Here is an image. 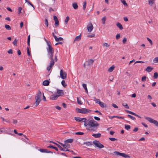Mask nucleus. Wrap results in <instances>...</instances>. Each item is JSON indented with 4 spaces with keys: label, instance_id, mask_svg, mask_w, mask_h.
I'll return each instance as SVG.
<instances>
[{
    "label": "nucleus",
    "instance_id": "49",
    "mask_svg": "<svg viewBox=\"0 0 158 158\" xmlns=\"http://www.w3.org/2000/svg\"><path fill=\"white\" fill-rule=\"evenodd\" d=\"M57 40H56V42H58L59 41H62V40H63V39L61 37H59V38H57Z\"/></svg>",
    "mask_w": 158,
    "mask_h": 158
},
{
    "label": "nucleus",
    "instance_id": "15",
    "mask_svg": "<svg viewBox=\"0 0 158 158\" xmlns=\"http://www.w3.org/2000/svg\"><path fill=\"white\" fill-rule=\"evenodd\" d=\"M81 35L77 36L75 38L74 41L73 43H74L76 41H78L81 40Z\"/></svg>",
    "mask_w": 158,
    "mask_h": 158
},
{
    "label": "nucleus",
    "instance_id": "62",
    "mask_svg": "<svg viewBox=\"0 0 158 158\" xmlns=\"http://www.w3.org/2000/svg\"><path fill=\"white\" fill-rule=\"evenodd\" d=\"M94 118L95 120L97 121H99L100 119L99 118L97 117V116L94 117Z\"/></svg>",
    "mask_w": 158,
    "mask_h": 158
},
{
    "label": "nucleus",
    "instance_id": "51",
    "mask_svg": "<svg viewBox=\"0 0 158 158\" xmlns=\"http://www.w3.org/2000/svg\"><path fill=\"white\" fill-rule=\"evenodd\" d=\"M146 76H143L141 79V80L143 81H146Z\"/></svg>",
    "mask_w": 158,
    "mask_h": 158
},
{
    "label": "nucleus",
    "instance_id": "22",
    "mask_svg": "<svg viewBox=\"0 0 158 158\" xmlns=\"http://www.w3.org/2000/svg\"><path fill=\"white\" fill-rule=\"evenodd\" d=\"M116 26H117L119 28V29L122 30L123 29V26L122 25L119 23H116Z\"/></svg>",
    "mask_w": 158,
    "mask_h": 158
},
{
    "label": "nucleus",
    "instance_id": "11",
    "mask_svg": "<svg viewBox=\"0 0 158 158\" xmlns=\"http://www.w3.org/2000/svg\"><path fill=\"white\" fill-rule=\"evenodd\" d=\"M93 29V26L91 23L88 24L87 26V29L89 32H90Z\"/></svg>",
    "mask_w": 158,
    "mask_h": 158
},
{
    "label": "nucleus",
    "instance_id": "24",
    "mask_svg": "<svg viewBox=\"0 0 158 158\" xmlns=\"http://www.w3.org/2000/svg\"><path fill=\"white\" fill-rule=\"evenodd\" d=\"M73 141V139H67L66 140H65L64 141V143L66 142V143H71Z\"/></svg>",
    "mask_w": 158,
    "mask_h": 158
},
{
    "label": "nucleus",
    "instance_id": "59",
    "mask_svg": "<svg viewBox=\"0 0 158 158\" xmlns=\"http://www.w3.org/2000/svg\"><path fill=\"white\" fill-rule=\"evenodd\" d=\"M95 36V34H93L91 35H87V37H93Z\"/></svg>",
    "mask_w": 158,
    "mask_h": 158
},
{
    "label": "nucleus",
    "instance_id": "20",
    "mask_svg": "<svg viewBox=\"0 0 158 158\" xmlns=\"http://www.w3.org/2000/svg\"><path fill=\"white\" fill-rule=\"evenodd\" d=\"M83 108H82L80 109L77 108L76 109V110L78 113L83 114L84 112H83Z\"/></svg>",
    "mask_w": 158,
    "mask_h": 158
},
{
    "label": "nucleus",
    "instance_id": "42",
    "mask_svg": "<svg viewBox=\"0 0 158 158\" xmlns=\"http://www.w3.org/2000/svg\"><path fill=\"white\" fill-rule=\"evenodd\" d=\"M69 19V17L68 16H67L66 18V19H65V20H64V22L66 24H67L68 23Z\"/></svg>",
    "mask_w": 158,
    "mask_h": 158
},
{
    "label": "nucleus",
    "instance_id": "43",
    "mask_svg": "<svg viewBox=\"0 0 158 158\" xmlns=\"http://www.w3.org/2000/svg\"><path fill=\"white\" fill-rule=\"evenodd\" d=\"M44 23L47 27H48V22L47 19H46L44 21Z\"/></svg>",
    "mask_w": 158,
    "mask_h": 158
},
{
    "label": "nucleus",
    "instance_id": "3",
    "mask_svg": "<svg viewBox=\"0 0 158 158\" xmlns=\"http://www.w3.org/2000/svg\"><path fill=\"white\" fill-rule=\"evenodd\" d=\"M41 97V92L39 91L35 97V106H37L38 105L39 103L40 102Z\"/></svg>",
    "mask_w": 158,
    "mask_h": 158
},
{
    "label": "nucleus",
    "instance_id": "37",
    "mask_svg": "<svg viewBox=\"0 0 158 158\" xmlns=\"http://www.w3.org/2000/svg\"><path fill=\"white\" fill-rule=\"evenodd\" d=\"M127 116L128 117L131 118L132 120H134L135 119V117H134L133 116H132L130 114H128L127 115Z\"/></svg>",
    "mask_w": 158,
    "mask_h": 158
},
{
    "label": "nucleus",
    "instance_id": "61",
    "mask_svg": "<svg viewBox=\"0 0 158 158\" xmlns=\"http://www.w3.org/2000/svg\"><path fill=\"white\" fill-rule=\"evenodd\" d=\"M95 112L98 113V114L99 115H102V113L100 111H98V110H95Z\"/></svg>",
    "mask_w": 158,
    "mask_h": 158
},
{
    "label": "nucleus",
    "instance_id": "21",
    "mask_svg": "<svg viewBox=\"0 0 158 158\" xmlns=\"http://www.w3.org/2000/svg\"><path fill=\"white\" fill-rule=\"evenodd\" d=\"M83 112H84L83 113V114H86L87 113H89L91 111V110L87 109L85 108H83Z\"/></svg>",
    "mask_w": 158,
    "mask_h": 158
},
{
    "label": "nucleus",
    "instance_id": "58",
    "mask_svg": "<svg viewBox=\"0 0 158 158\" xmlns=\"http://www.w3.org/2000/svg\"><path fill=\"white\" fill-rule=\"evenodd\" d=\"M147 98L148 99V100H150V101L149 102H151V100L152 99V97L150 95H148V96H147Z\"/></svg>",
    "mask_w": 158,
    "mask_h": 158
},
{
    "label": "nucleus",
    "instance_id": "52",
    "mask_svg": "<svg viewBox=\"0 0 158 158\" xmlns=\"http://www.w3.org/2000/svg\"><path fill=\"white\" fill-rule=\"evenodd\" d=\"M83 121V122H87L88 121V120L85 118H82V121Z\"/></svg>",
    "mask_w": 158,
    "mask_h": 158
},
{
    "label": "nucleus",
    "instance_id": "2",
    "mask_svg": "<svg viewBox=\"0 0 158 158\" xmlns=\"http://www.w3.org/2000/svg\"><path fill=\"white\" fill-rule=\"evenodd\" d=\"M47 46L48 47V48H47L48 57L50 60L54 59L53 55L54 51L52 47L51 42H49L47 43Z\"/></svg>",
    "mask_w": 158,
    "mask_h": 158
},
{
    "label": "nucleus",
    "instance_id": "9",
    "mask_svg": "<svg viewBox=\"0 0 158 158\" xmlns=\"http://www.w3.org/2000/svg\"><path fill=\"white\" fill-rule=\"evenodd\" d=\"M60 75L61 78L62 79H64L66 77V73L65 72H64L62 69H61L60 72Z\"/></svg>",
    "mask_w": 158,
    "mask_h": 158
},
{
    "label": "nucleus",
    "instance_id": "57",
    "mask_svg": "<svg viewBox=\"0 0 158 158\" xmlns=\"http://www.w3.org/2000/svg\"><path fill=\"white\" fill-rule=\"evenodd\" d=\"M7 52L9 54H12L13 50L12 49H10Z\"/></svg>",
    "mask_w": 158,
    "mask_h": 158
},
{
    "label": "nucleus",
    "instance_id": "55",
    "mask_svg": "<svg viewBox=\"0 0 158 158\" xmlns=\"http://www.w3.org/2000/svg\"><path fill=\"white\" fill-rule=\"evenodd\" d=\"M120 37V34H118L116 36V39L117 40H118Z\"/></svg>",
    "mask_w": 158,
    "mask_h": 158
},
{
    "label": "nucleus",
    "instance_id": "31",
    "mask_svg": "<svg viewBox=\"0 0 158 158\" xmlns=\"http://www.w3.org/2000/svg\"><path fill=\"white\" fill-rule=\"evenodd\" d=\"M148 3L150 6L152 5L154 3L155 0H148Z\"/></svg>",
    "mask_w": 158,
    "mask_h": 158
},
{
    "label": "nucleus",
    "instance_id": "34",
    "mask_svg": "<svg viewBox=\"0 0 158 158\" xmlns=\"http://www.w3.org/2000/svg\"><path fill=\"white\" fill-rule=\"evenodd\" d=\"M77 103L79 105H81L82 104V103L80 99L79 98H77Z\"/></svg>",
    "mask_w": 158,
    "mask_h": 158
},
{
    "label": "nucleus",
    "instance_id": "45",
    "mask_svg": "<svg viewBox=\"0 0 158 158\" xmlns=\"http://www.w3.org/2000/svg\"><path fill=\"white\" fill-rule=\"evenodd\" d=\"M55 26L56 27L58 26L59 25V21L58 20L55 21Z\"/></svg>",
    "mask_w": 158,
    "mask_h": 158
},
{
    "label": "nucleus",
    "instance_id": "13",
    "mask_svg": "<svg viewBox=\"0 0 158 158\" xmlns=\"http://www.w3.org/2000/svg\"><path fill=\"white\" fill-rule=\"evenodd\" d=\"M57 96H58V97L60 96H62L64 94V92L62 90L57 89Z\"/></svg>",
    "mask_w": 158,
    "mask_h": 158
},
{
    "label": "nucleus",
    "instance_id": "1",
    "mask_svg": "<svg viewBox=\"0 0 158 158\" xmlns=\"http://www.w3.org/2000/svg\"><path fill=\"white\" fill-rule=\"evenodd\" d=\"M88 124H89V130L90 131L96 132L98 129V126L99 124L97 122L94 120L93 118L88 119Z\"/></svg>",
    "mask_w": 158,
    "mask_h": 158
},
{
    "label": "nucleus",
    "instance_id": "40",
    "mask_svg": "<svg viewBox=\"0 0 158 158\" xmlns=\"http://www.w3.org/2000/svg\"><path fill=\"white\" fill-rule=\"evenodd\" d=\"M75 134L76 135H83L84 134V133L83 132L79 131L75 133Z\"/></svg>",
    "mask_w": 158,
    "mask_h": 158
},
{
    "label": "nucleus",
    "instance_id": "29",
    "mask_svg": "<svg viewBox=\"0 0 158 158\" xmlns=\"http://www.w3.org/2000/svg\"><path fill=\"white\" fill-rule=\"evenodd\" d=\"M5 27L7 30H11V27L8 25L5 24Z\"/></svg>",
    "mask_w": 158,
    "mask_h": 158
},
{
    "label": "nucleus",
    "instance_id": "25",
    "mask_svg": "<svg viewBox=\"0 0 158 158\" xmlns=\"http://www.w3.org/2000/svg\"><path fill=\"white\" fill-rule=\"evenodd\" d=\"M73 8L75 9H77L78 7V6L77 4V3L76 2L73 3Z\"/></svg>",
    "mask_w": 158,
    "mask_h": 158
},
{
    "label": "nucleus",
    "instance_id": "33",
    "mask_svg": "<svg viewBox=\"0 0 158 158\" xmlns=\"http://www.w3.org/2000/svg\"><path fill=\"white\" fill-rule=\"evenodd\" d=\"M122 105L125 108L127 109L129 108V107L128 106L127 104L126 103H123Z\"/></svg>",
    "mask_w": 158,
    "mask_h": 158
},
{
    "label": "nucleus",
    "instance_id": "28",
    "mask_svg": "<svg viewBox=\"0 0 158 158\" xmlns=\"http://www.w3.org/2000/svg\"><path fill=\"white\" fill-rule=\"evenodd\" d=\"M82 86L84 88V89H85V91L87 93H88V89L87 88V85L86 84H82Z\"/></svg>",
    "mask_w": 158,
    "mask_h": 158
},
{
    "label": "nucleus",
    "instance_id": "47",
    "mask_svg": "<svg viewBox=\"0 0 158 158\" xmlns=\"http://www.w3.org/2000/svg\"><path fill=\"white\" fill-rule=\"evenodd\" d=\"M147 40L149 42L151 45H152L153 43L152 40L148 37L147 38Z\"/></svg>",
    "mask_w": 158,
    "mask_h": 158
},
{
    "label": "nucleus",
    "instance_id": "10",
    "mask_svg": "<svg viewBox=\"0 0 158 158\" xmlns=\"http://www.w3.org/2000/svg\"><path fill=\"white\" fill-rule=\"evenodd\" d=\"M97 100L98 101L97 102V103L99 104L101 107L102 108H104L106 107V104L103 102H101L100 100Z\"/></svg>",
    "mask_w": 158,
    "mask_h": 158
},
{
    "label": "nucleus",
    "instance_id": "16",
    "mask_svg": "<svg viewBox=\"0 0 158 158\" xmlns=\"http://www.w3.org/2000/svg\"><path fill=\"white\" fill-rule=\"evenodd\" d=\"M125 110L126 112H127L128 113H129V114L134 115L138 117V115L136 114H135V113L134 112H131V111H129V110Z\"/></svg>",
    "mask_w": 158,
    "mask_h": 158
},
{
    "label": "nucleus",
    "instance_id": "53",
    "mask_svg": "<svg viewBox=\"0 0 158 158\" xmlns=\"http://www.w3.org/2000/svg\"><path fill=\"white\" fill-rule=\"evenodd\" d=\"M22 10V8L21 7H19L18 9V13L20 14L21 13V11Z\"/></svg>",
    "mask_w": 158,
    "mask_h": 158
},
{
    "label": "nucleus",
    "instance_id": "44",
    "mask_svg": "<svg viewBox=\"0 0 158 158\" xmlns=\"http://www.w3.org/2000/svg\"><path fill=\"white\" fill-rule=\"evenodd\" d=\"M86 1H85L83 2V8L84 10H85L86 8Z\"/></svg>",
    "mask_w": 158,
    "mask_h": 158
},
{
    "label": "nucleus",
    "instance_id": "64",
    "mask_svg": "<svg viewBox=\"0 0 158 158\" xmlns=\"http://www.w3.org/2000/svg\"><path fill=\"white\" fill-rule=\"evenodd\" d=\"M127 41V38L124 37L123 40V44H125Z\"/></svg>",
    "mask_w": 158,
    "mask_h": 158
},
{
    "label": "nucleus",
    "instance_id": "6",
    "mask_svg": "<svg viewBox=\"0 0 158 158\" xmlns=\"http://www.w3.org/2000/svg\"><path fill=\"white\" fill-rule=\"evenodd\" d=\"M93 143L96 147L99 148H102L104 147L103 145L100 143L98 141L96 140L94 141H93Z\"/></svg>",
    "mask_w": 158,
    "mask_h": 158
},
{
    "label": "nucleus",
    "instance_id": "27",
    "mask_svg": "<svg viewBox=\"0 0 158 158\" xmlns=\"http://www.w3.org/2000/svg\"><path fill=\"white\" fill-rule=\"evenodd\" d=\"M74 119L77 122H80L82 121V118L79 117H75Z\"/></svg>",
    "mask_w": 158,
    "mask_h": 158
},
{
    "label": "nucleus",
    "instance_id": "50",
    "mask_svg": "<svg viewBox=\"0 0 158 158\" xmlns=\"http://www.w3.org/2000/svg\"><path fill=\"white\" fill-rule=\"evenodd\" d=\"M109 139L112 141H114L115 140H117V139L114 138H109Z\"/></svg>",
    "mask_w": 158,
    "mask_h": 158
},
{
    "label": "nucleus",
    "instance_id": "35",
    "mask_svg": "<svg viewBox=\"0 0 158 158\" xmlns=\"http://www.w3.org/2000/svg\"><path fill=\"white\" fill-rule=\"evenodd\" d=\"M153 77L155 79H157L158 77V73L155 72L154 74Z\"/></svg>",
    "mask_w": 158,
    "mask_h": 158
},
{
    "label": "nucleus",
    "instance_id": "36",
    "mask_svg": "<svg viewBox=\"0 0 158 158\" xmlns=\"http://www.w3.org/2000/svg\"><path fill=\"white\" fill-rule=\"evenodd\" d=\"M61 83L62 85L64 87L67 86V84L65 83V81L64 80H62L61 81Z\"/></svg>",
    "mask_w": 158,
    "mask_h": 158
},
{
    "label": "nucleus",
    "instance_id": "8",
    "mask_svg": "<svg viewBox=\"0 0 158 158\" xmlns=\"http://www.w3.org/2000/svg\"><path fill=\"white\" fill-rule=\"evenodd\" d=\"M50 60L51 61L49 63V65L47 68V69L48 71H49L51 70L53 66L55 64L54 60V59Z\"/></svg>",
    "mask_w": 158,
    "mask_h": 158
},
{
    "label": "nucleus",
    "instance_id": "17",
    "mask_svg": "<svg viewBox=\"0 0 158 158\" xmlns=\"http://www.w3.org/2000/svg\"><path fill=\"white\" fill-rule=\"evenodd\" d=\"M153 67H152L151 66H148L147 68L145 69V71H146L148 72H150L153 69Z\"/></svg>",
    "mask_w": 158,
    "mask_h": 158
},
{
    "label": "nucleus",
    "instance_id": "18",
    "mask_svg": "<svg viewBox=\"0 0 158 158\" xmlns=\"http://www.w3.org/2000/svg\"><path fill=\"white\" fill-rule=\"evenodd\" d=\"M82 145L85 144L87 146H91L93 145V143L91 142L88 141L87 142H84L82 144Z\"/></svg>",
    "mask_w": 158,
    "mask_h": 158
},
{
    "label": "nucleus",
    "instance_id": "63",
    "mask_svg": "<svg viewBox=\"0 0 158 158\" xmlns=\"http://www.w3.org/2000/svg\"><path fill=\"white\" fill-rule=\"evenodd\" d=\"M54 147L55 146H53V145H50V146H48L47 147V148H51L54 149Z\"/></svg>",
    "mask_w": 158,
    "mask_h": 158
},
{
    "label": "nucleus",
    "instance_id": "4",
    "mask_svg": "<svg viewBox=\"0 0 158 158\" xmlns=\"http://www.w3.org/2000/svg\"><path fill=\"white\" fill-rule=\"evenodd\" d=\"M144 118L150 123H153L155 126L158 127V122L156 120L147 116H144Z\"/></svg>",
    "mask_w": 158,
    "mask_h": 158
},
{
    "label": "nucleus",
    "instance_id": "39",
    "mask_svg": "<svg viewBox=\"0 0 158 158\" xmlns=\"http://www.w3.org/2000/svg\"><path fill=\"white\" fill-rule=\"evenodd\" d=\"M122 3L125 6H127V4L124 0H121Z\"/></svg>",
    "mask_w": 158,
    "mask_h": 158
},
{
    "label": "nucleus",
    "instance_id": "48",
    "mask_svg": "<svg viewBox=\"0 0 158 158\" xmlns=\"http://www.w3.org/2000/svg\"><path fill=\"white\" fill-rule=\"evenodd\" d=\"M153 61L154 63H158V57L155 58Z\"/></svg>",
    "mask_w": 158,
    "mask_h": 158
},
{
    "label": "nucleus",
    "instance_id": "54",
    "mask_svg": "<svg viewBox=\"0 0 158 158\" xmlns=\"http://www.w3.org/2000/svg\"><path fill=\"white\" fill-rule=\"evenodd\" d=\"M64 143L65 144V147L68 148H70V145L69 144H68V143H66V142Z\"/></svg>",
    "mask_w": 158,
    "mask_h": 158
},
{
    "label": "nucleus",
    "instance_id": "30",
    "mask_svg": "<svg viewBox=\"0 0 158 158\" xmlns=\"http://www.w3.org/2000/svg\"><path fill=\"white\" fill-rule=\"evenodd\" d=\"M114 68V65H112L108 69V71L110 72H112Z\"/></svg>",
    "mask_w": 158,
    "mask_h": 158
},
{
    "label": "nucleus",
    "instance_id": "41",
    "mask_svg": "<svg viewBox=\"0 0 158 158\" xmlns=\"http://www.w3.org/2000/svg\"><path fill=\"white\" fill-rule=\"evenodd\" d=\"M131 128V127L128 125H125V128L127 130H129Z\"/></svg>",
    "mask_w": 158,
    "mask_h": 158
},
{
    "label": "nucleus",
    "instance_id": "26",
    "mask_svg": "<svg viewBox=\"0 0 158 158\" xmlns=\"http://www.w3.org/2000/svg\"><path fill=\"white\" fill-rule=\"evenodd\" d=\"M39 151L43 153H47L48 152V150L46 149H40L39 150Z\"/></svg>",
    "mask_w": 158,
    "mask_h": 158
},
{
    "label": "nucleus",
    "instance_id": "19",
    "mask_svg": "<svg viewBox=\"0 0 158 158\" xmlns=\"http://www.w3.org/2000/svg\"><path fill=\"white\" fill-rule=\"evenodd\" d=\"M50 82L47 80L44 81L43 82V85L44 86H48L49 85Z\"/></svg>",
    "mask_w": 158,
    "mask_h": 158
},
{
    "label": "nucleus",
    "instance_id": "38",
    "mask_svg": "<svg viewBox=\"0 0 158 158\" xmlns=\"http://www.w3.org/2000/svg\"><path fill=\"white\" fill-rule=\"evenodd\" d=\"M18 40L16 39H15L14 41L13 42V44L15 46H17Z\"/></svg>",
    "mask_w": 158,
    "mask_h": 158
},
{
    "label": "nucleus",
    "instance_id": "46",
    "mask_svg": "<svg viewBox=\"0 0 158 158\" xmlns=\"http://www.w3.org/2000/svg\"><path fill=\"white\" fill-rule=\"evenodd\" d=\"M27 54H28V55L29 56H30L31 55V54L30 53L29 48L28 47H27Z\"/></svg>",
    "mask_w": 158,
    "mask_h": 158
},
{
    "label": "nucleus",
    "instance_id": "12",
    "mask_svg": "<svg viewBox=\"0 0 158 158\" xmlns=\"http://www.w3.org/2000/svg\"><path fill=\"white\" fill-rule=\"evenodd\" d=\"M94 60L92 59H89L86 61V63H87V65L90 66L92 65L94 62Z\"/></svg>",
    "mask_w": 158,
    "mask_h": 158
},
{
    "label": "nucleus",
    "instance_id": "56",
    "mask_svg": "<svg viewBox=\"0 0 158 158\" xmlns=\"http://www.w3.org/2000/svg\"><path fill=\"white\" fill-rule=\"evenodd\" d=\"M103 45L104 46L106 47H110V45H108L107 43H104L103 44Z\"/></svg>",
    "mask_w": 158,
    "mask_h": 158
},
{
    "label": "nucleus",
    "instance_id": "32",
    "mask_svg": "<svg viewBox=\"0 0 158 158\" xmlns=\"http://www.w3.org/2000/svg\"><path fill=\"white\" fill-rule=\"evenodd\" d=\"M106 19V16H104L102 19V21L103 24L105 23V22Z\"/></svg>",
    "mask_w": 158,
    "mask_h": 158
},
{
    "label": "nucleus",
    "instance_id": "23",
    "mask_svg": "<svg viewBox=\"0 0 158 158\" xmlns=\"http://www.w3.org/2000/svg\"><path fill=\"white\" fill-rule=\"evenodd\" d=\"M92 136L95 138H99L101 136V134L100 133L94 134L92 135Z\"/></svg>",
    "mask_w": 158,
    "mask_h": 158
},
{
    "label": "nucleus",
    "instance_id": "14",
    "mask_svg": "<svg viewBox=\"0 0 158 158\" xmlns=\"http://www.w3.org/2000/svg\"><path fill=\"white\" fill-rule=\"evenodd\" d=\"M58 97V96H57V94H53L51 96L50 99L51 100H56Z\"/></svg>",
    "mask_w": 158,
    "mask_h": 158
},
{
    "label": "nucleus",
    "instance_id": "7",
    "mask_svg": "<svg viewBox=\"0 0 158 158\" xmlns=\"http://www.w3.org/2000/svg\"><path fill=\"white\" fill-rule=\"evenodd\" d=\"M114 154L116 156H122L125 158L126 157H129V156L124 153H120L119 152L115 151L114 152Z\"/></svg>",
    "mask_w": 158,
    "mask_h": 158
},
{
    "label": "nucleus",
    "instance_id": "5",
    "mask_svg": "<svg viewBox=\"0 0 158 158\" xmlns=\"http://www.w3.org/2000/svg\"><path fill=\"white\" fill-rule=\"evenodd\" d=\"M50 143H54L56 145H57V146L62 151H63L64 152L69 151V150L68 149V148H66V147H64V148H62L60 145L59 144L52 141H50L49 142Z\"/></svg>",
    "mask_w": 158,
    "mask_h": 158
},
{
    "label": "nucleus",
    "instance_id": "60",
    "mask_svg": "<svg viewBox=\"0 0 158 158\" xmlns=\"http://www.w3.org/2000/svg\"><path fill=\"white\" fill-rule=\"evenodd\" d=\"M28 4L30 5L33 8V9H35L34 6L29 1V2H28Z\"/></svg>",
    "mask_w": 158,
    "mask_h": 158
}]
</instances>
